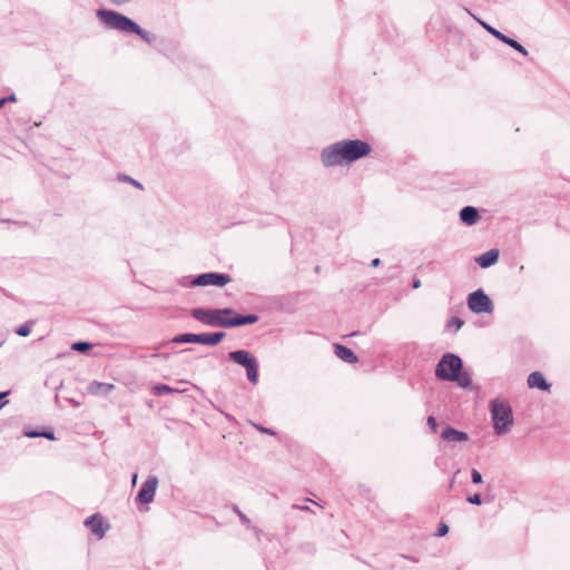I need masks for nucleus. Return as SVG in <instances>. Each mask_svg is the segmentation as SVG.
<instances>
[{
	"mask_svg": "<svg viewBox=\"0 0 570 570\" xmlns=\"http://www.w3.org/2000/svg\"><path fill=\"white\" fill-rule=\"evenodd\" d=\"M372 151L371 146L363 140H342L323 149L321 159L325 167L350 164L366 157Z\"/></svg>",
	"mask_w": 570,
	"mask_h": 570,
	"instance_id": "1",
	"label": "nucleus"
},
{
	"mask_svg": "<svg viewBox=\"0 0 570 570\" xmlns=\"http://www.w3.org/2000/svg\"><path fill=\"white\" fill-rule=\"evenodd\" d=\"M190 315L198 322L212 327L230 328L255 324L258 316L255 314L238 315L234 309L226 308H194Z\"/></svg>",
	"mask_w": 570,
	"mask_h": 570,
	"instance_id": "2",
	"label": "nucleus"
},
{
	"mask_svg": "<svg viewBox=\"0 0 570 570\" xmlns=\"http://www.w3.org/2000/svg\"><path fill=\"white\" fill-rule=\"evenodd\" d=\"M462 360L453 353H446L442 356L435 367L438 379L455 382L460 387L466 389L472 380L468 372H462Z\"/></svg>",
	"mask_w": 570,
	"mask_h": 570,
	"instance_id": "3",
	"label": "nucleus"
},
{
	"mask_svg": "<svg viewBox=\"0 0 570 570\" xmlns=\"http://www.w3.org/2000/svg\"><path fill=\"white\" fill-rule=\"evenodd\" d=\"M97 17L111 29L124 32H132L138 35L141 39L150 42L148 33L142 30L136 22L128 17L111 10H98Z\"/></svg>",
	"mask_w": 570,
	"mask_h": 570,
	"instance_id": "4",
	"label": "nucleus"
},
{
	"mask_svg": "<svg viewBox=\"0 0 570 570\" xmlns=\"http://www.w3.org/2000/svg\"><path fill=\"white\" fill-rule=\"evenodd\" d=\"M491 419L497 435L508 433L513 425L512 407L507 400L495 399L490 404Z\"/></svg>",
	"mask_w": 570,
	"mask_h": 570,
	"instance_id": "5",
	"label": "nucleus"
},
{
	"mask_svg": "<svg viewBox=\"0 0 570 570\" xmlns=\"http://www.w3.org/2000/svg\"><path fill=\"white\" fill-rule=\"evenodd\" d=\"M228 358L234 363L245 367L247 379L250 383L258 382V362L257 358L246 350H238L228 353Z\"/></svg>",
	"mask_w": 570,
	"mask_h": 570,
	"instance_id": "6",
	"label": "nucleus"
},
{
	"mask_svg": "<svg viewBox=\"0 0 570 570\" xmlns=\"http://www.w3.org/2000/svg\"><path fill=\"white\" fill-rule=\"evenodd\" d=\"M226 334L224 332L216 333H184L176 335L173 338V343L176 344H185V343H195V344H204V345H217Z\"/></svg>",
	"mask_w": 570,
	"mask_h": 570,
	"instance_id": "7",
	"label": "nucleus"
},
{
	"mask_svg": "<svg viewBox=\"0 0 570 570\" xmlns=\"http://www.w3.org/2000/svg\"><path fill=\"white\" fill-rule=\"evenodd\" d=\"M468 306L470 311L475 314H490L494 309L492 301L482 289H476L475 292L469 294Z\"/></svg>",
	"mask_w": 570,
	"mask_h": 570,
	"instance_id": "8",
	"label": "nucleus"
},
{
	"mask_svg": "<svg viewBox=\"0 0 570 570\" xmlns=\"http://www.w3.org/2000/svg\"><path fill=\"white\" fill-rule=\"evenodd\" d=\"M229 282H230V277L227 274L210 272V273H204V274L198 275L197 277H195L191 281L190 284L193 286L215 285V286L223 287L226 284H228Z\"/></svg>",
	"mask_w": 570,
	"mask_h": 570,
	"instance_id": "9",
	"label": "nucleus"
},
{
	"mask_svg": "<svg viewBox=\"0 0 570 570\" xmlns=\"http://www.w3.org/2000/svg\"><path fill=\"white\" fill-rule=\"evenodd\" d=\"M158 487V479L155 475L149 476L141 485L136 500L141 503H149L154 500Z\"/></svg>",
	"mask_w": 570,
	"mask_h": 570,
	"instance_id": "10",
	"label": "nucleus"
},
{
	"mask_svg": "<svg viewBox=\"0 0 570 570\" xmlns=\"http://www.w3.org/2000/svg\"><path fill=\"white\" fill-rule=\"evenodd\" d=\"M83 523L90 528L92 534L96 535L97 539H102L106 531L109 529V524H105L104 518L98 513L87 518Z\"/></svg>",
	"mask_w": 570,
	"mask_h": 570,
	"instance_id": "11",
	"label": "nucleus"
},
{
	"mask_svg": "<svg viewBox=\"0 0 570 570\" xmlns=\"http://www.w3.org/2000/svg\"><path fill=\"white\" fill-rule=\"evenodd\" d=\"M484 27L497 39H499L502 42L507 43L508 46L512 47L513 49L519 51L521 55H523L525 57L529 55L528 50L522 45H520L518 41H515L514 39L507 37L505 35L501 33L500 31L495 30L494 28H492L490 26L484 24Z\"/></svg>",
	"mask_w": 570,
	"mask_h": 570,
	"instance_id": "12",
	"label": "nucleus"
},
{
	"mask_svg": "<svg viewBox=\"0 0 570 570\" xmlns=\"http://www.w3.org/2000/svg\"><path fill=\"white\" fill-rule=\"evenodd\" d=\"M441 438L444 441L450 442V443H463L469 440L468 433H465L463 431H459L452 426H446L442 431Z\"/></svg>",
	"mask_w": 570,
	"mask_h": 570,
	"instance_id": "13",
	"label": "nucleus"
},
{
	"mask_svg": "<svg viewBox=\"0 0 570 570\" xmlns=\"http://www.w3.org/2000/svg\"><path fill=\"white\" fill-rule=\"evenodd\" d=\"M114 389L115 385L111 383L94 381L87 386V392L91 395H107Z\"/></svg>",
	"mask_w": 570,
	"mask_h": 570,
	"instance_id": "14",
	"label": "nucleus"
},
{
	"mask_svg": "<svg viewBox=\"0 0 570 570\" xmlns=\"http://www.w3.org/2000/svg\"><path fill=\"white\" fill-rule=\"evenodd\" d=\"M334 348H335V354L338 358H341L342 361L348 363V364H354L358 361L357 356L354 354V352L344 346V345H341V344H334Z\"/></svg>",
	"mask_w": 570,
	"mask_h": 570,
	"instance_id": "15",
	"label": "nucleus"
},
{
	"mask_svg": "<svg viewBox=\"0 0 570 570\" xmlns=\"http://www.w3.org/2000/svg\"><path fill=\"white\" fill-rule=\"evenodd\" d=\"M528 385L530 389L537 387L542 391H548L550 389V384L540 372H532L528 376Z\"/></svg>",
	"mask_w": 570,
	"mask_h": 570,
	"instance_id": "16",
	"label": "nucleus"
},
{
	"mask_svg": "<svg viewBox=\"0 0 570 570\" xmlns=\"http://www.w3.org/2000/svg\"><path fill=\"white\" fill-rule=\"evenodd\" d=\"M460 218L464 224L471 226L478 223L480 216L475 207L466 206L461 209Z\"/></svg>",
	"mask_w": 570,
	"mask_h": 570,
	"instance_id": "17",
	"label": "nucleus"
},
{
	"mask_svg": "<svg viewBox=\"0 0 570 570\" xmlns=\"http://www.w3.org/2000/svg\"><path fill=\"white\" fill-rule=\"evenodd\" d=\"M499 259V252H484L475 258L476 264L482 268L494 265Z\"/></svg>",
	"mask_w": 570,
	"mask_h": 570,
	"instance_id": "18",
	"label": "nucleus"
},
{
	"mask_svg": "<svg viewBox=\"0 0 570 570\" xmlns=\"http://www.w3.org/2000/svg\"><path fill=\"white\" fill-rule=\"evenodd\" d=\"M153 392L154 394L156 395H164V394H169V393H174L176 392L175 389H173L171 386L169 385H166V384H158V385H155L153 387Z\"/></svg>",
	"mask_w": 570,
	"mask_h": 570,
	"instance_id": "19",
	"label": "nucleus"
},
{
	"mask_svg": "<svg viewBox=\"0 0 570 570\" xmlns=\"http://www.w3.org/2000/svg\"><path fill=\"white\" fill-rule=\"evenodd\" d=\"M33 324V321H29L24 324H22L21 326H19L17 330H16V333L19 335V336H22V337H26L30 334L31 332V325Z\"/></svg>",
	"mask_w": 570,
	"mask_h": 570,
	"instance_id": "20",
	"label": "nucleus"
},
{
	"mask_svg": "<svg viewBox=\"0 0 570 570\" xmlns=\"http://www.w3.org/2000/svg\"><path fill=\"white\" fill-rule=\"evenodd\" d=\"M91 344L88 343V342H76L71 345V350L72 351H77V352H80V353H85L87 352L88 350L91 348Z\"/></svg>",
	"mask_w": 570,
	"mask_h": 570,
	"instance_id": "21",
	"label": "nucleus"
},
{
	"mask_svg": "<svg viewBox=\"0 0 570 570\" xmlns=\"http://www.w3.org/2000/svg\"><path fill=\"white\" fill-rule=\"evenodd\" d=\"M466 501L471 504L480 505L482 503V499L480 494H473L466 498Z\"/></svg>",
	"mask_w": 570,
	"mask_h": 570,
	"instance_id": "22",
	"label": "nucleus"
},
{
	"mask_svg": "<svg viewBox=\"0 0 570 570\" xmlns=\"http://www.w3.org/2000/svg\"><path fill=\"white\" fill-rule=\"evenodd\" d=\"M471 479L473 483H482L483 481L481 473L475 469H472L471 471Z\"/></svg>",
	"mask_w": 570,
	"mask_h": 570,
	"instance_id": "23",
	"label": "nucleus"
},
{
	"mask_svg": "<svg viewBox=\"0 0 570 570\" xmlns=\"http://www.w3.org/2000/svg\"><path fill=\"white\" fill-rule=\"evenodd\" d=\"M234 510L238 514L240 522L244 525L248 527L249 525V519L237 507H235Z\"/></svg>",
	"mask_w": 570,
	"mask_h": 570,
	"instance_id": "24",
	"label": "nucleus"
},
{
	"mask_svg": "<svg viewBox=\"0 0 570 570\" xmlns=\"http://www.w3.org/2000/svg\"><path fill=\"white\" fill-rule=\"evenodd\" d=\"M464 322L459 318V317H453L450 322H449V326H454L455 330H460L462 326H463Z\"/></svg>",
	"mask_w": 570,
	"mask_h": 570,
	"instance_id": "25",
	"label": "nucleus"
},
{
	"mask_svg": "<svg viewBox=\"0 0 570 570\" xmlns=\"http://www.w3.org/2000/svg\"><path fill=\"white\" fill-rule=\"evenodd\" d=\"M426 422H428L429 428L433 432H435L436 429H438V422H436L435 417L431 415V416L428 417Z\"/></svg>",
	"mask_w": 570,
	"mask_h": 570,
	"instance_id": "26",
	"label": "nucleus"
},
{
	"mask_svg": "<svg viewBox=\"0 0 570 570\" xmlns=\"http://www.w3.org/2000/svg\"><path fill=\"white\" fill-rule=\"evenodd\" d=\"M254 426H255L258 431H261V432H263V433H266V434H269V435H275V434H276V432H275L274 430L269 429V428H264V426L258 425V424H254Z\"/></svg>",
	"mask_w": 570,
	"mask_h": 570,
	"instance_id": "27",
	"label": "nucleus"
},
{
	"mask_svg": "<svg viewBox=\"0 0 570 570\" xmlns=\"http://www.w3.org/2000/svg\"><path fill=\"white\" fill-rule=\"evenodd\" d=\"M449 531V527L446 524H441L440 528L438 529V533L436 535L438 537H442V535H445Z\"/></svg>",
	"mask_w": 570,
	"mask_h": 570,
	"instance_id": "28",
	"label": "nucleus"
},
{
	"mask_svg": "<svg viewBox=\"0 0 570 570\" xmlns=\"http://www.w3.org/2000/svg\"><path fill=\"white\" fill-rule=\"evenodd\" d=\"M24 435L27 438H41V432H38V431H26Z\"/></svg>",
	"mask_w": 570,
	"mask_h": 570,
	"instance_id": "29",
	"label": "nucleus"
},
{
	"mask_svg": "<svg viewBox=\"0 0 570 570\" xmlns=\"http://www.w3.org/2000/svg\"><path fill=\"white\" fill-rule=\"evenodd\" d=\"M41 438H46L48 440H55V434L52 431L41 432Z\"/></svg>",
	"mask_w": 570,
	"mask_h": 570,
	"instance_id": "30",
	"label": "nucleus"
},
{
	"mask_svg": "<svg viewBox=\"0 0 570 570\" xmlns=\"http://www.w3.org/2000/svg\"><path fill=\"white\" fill-rule=\"evenodd\" d=\"M9 394V392H1L0 393V409L7 403V401H3V399Z\"/></svg>",
	"mask_w": 570,
	"mask_h": 570,
	"instance_id": "31",
	"label": "nucleus"
},
{
	"mask_svg": "<svg viewBox=\"0 0 570 570\" xmlns=\"http://www.w3.org/2000/svg\"><path fill=\"white\" fill-rule=\"evenodd\" d=\"M125 180H126V181H129L130 184H132L134 186H136V187H138V188H142V187H141V185H140L138 181L134 180V179H132V178H130V177H125Z\"/></svg>",
	"mask_w": 570,
	"mask_h": 570,
	"instance_id": "32",
	"label": "nucleus"
},
{
	"mask_svg": "<svg viewBox=\"0 0 570 570\" xmlns=\"http://www.w3.org/2000/svg\"><path fill=\"white\" fill-rule=\"evenodd\" d=\"M421 286V281L420 279H414L413 281V288H419Z\"/></svg>",
	"mask_w": 570,
	"mask_h": 570,
	"instance_id": "33",
	"label": "nucleus"
},
{
	"mask_svg": "<svg viewBox=\"0 0 570 570\" xmlns=\"http://www.w3.org/2000/svg\"><path fill=\"white\" fill-rule=\"evenodd\" d=\"M379 264H380V259L379 258L373 259L372 263H371V265L374 266V267L377 266Z\"/></svg>",
	"mask_w": 570,
	"mask_h": 570,
	"instance_id": "34",
	"label": "nucleus"
},
{
	"mask_svg": "<svg viewBox=\"0 0 570 570\" xmlns=\"http://www.w3.org/2000/svg\"><path fill=\"white\" fill-rule=\"evenodd\" d=\"M294 508L299 509V510H308V507H306V505H294Z\"/></svg>",
	"mask_w": 570,
	"mask_h": 570,
	"instance_id": "35",
	"label": "nucleus"
},
{
	"mask_svg": "<svg viewBox=\"0 0 570 570\" xmlns=\"http://www.w3.org/2000/svg\"><path fill=\"white\" fill-rule=\"evenodd\" d=\"M8 102V99H0V108L4 106V104Z\"/></svg>",
	"mask_w": 570,
	"mask_h": 570,
	"instance_id": "36",
	"label": "nucleus"
},
{
	"mask_svg": "<svg viewBox=\"0 0 570 570\" xmlns=\"http://www.w3.org/2000/svg\"><path fill=\"white\" fill-rule=\"evenodd\" d=\"M114 3L116 4H120V3H124L126 2L127 0H111Z\"/></svg>",
	"mask_w": 570,
	"mask_h": 570,
	"instance_id": "37",
	"label": "nucleus"
},
{
	"mask_svg": "<svg viewBox=\"0 0 570 570\" xmlns=\"http://www.w3.org/2000/svg\"><path fill=\"white\" fill-rule=\"evenodd\" d=\"M7 99H8V101H14L16 97L12 95V96L8 97Z\"/></svg>",
	"mask_w": 570,
	"mask_h": 570,
	"instance_id": "38",
	"label": "nucleus"
},
{
	"mask_svg": "<svg viewBox=\"0 0 570 570\" xmlns=\"http://www.w3.org/2000/svg\"><path fill=\"white\" fill-rule=\"evenodd\" d=\"M136 480H137V474H134V475H132V483H134V484L136 483Z\"/></svg>",
	"mask_w": 570,
	"mask_h": 570,
	"instance_id": "39",
	"label": "nucleus"
}]
</instances>
